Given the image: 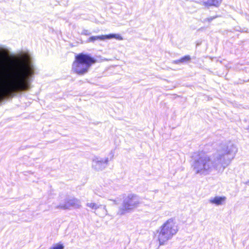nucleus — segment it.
<instances>
[{
  "label": "nucleus",
  "instance_id": "f257e3e1",
  "mask_svg": "<svg viewBox=\"0 0 249 249\" xmlns=\"http://www.w3.org/2000/svg\"><path fill=\"white\" fill-rule=\"evenodd\" d=\"M96 61L94 57L89 54L79 53L75 55L71 65V70L77 75H83L89 71V68Z\"/></svg>",
  "mask_w": 249,
  "mask_h": 249
},
{
  "label": "nucleus",
  "instance_id": "f03ea898",
  "mask_svg": "<svg viewBox=\"0 0 249 249\" xmlns=\"http://www.w3.org/2000/svg\"><path fill=\"white\" fill-rule=\"evenodd\" d=\"M178 230L173 218L168 219L160 227L159 232L158 240L160 245H163L174 235L176 234Z\"/></svg>",
  "mask_w": 249,
  "mask_h": 249
},
{
  "label": "nucleus",
  "instance_id": "7ed1b4c3",
  "mask_svg": "<svg viewBox=\"0 0 249 249\" xmlns=\"http://www.w3.org/2000/svg\"><path fill=\"white\" fill-rule=\"evenodd\" d=\"M211 160L209 157L200 158L194 162V168L196 173H203L209 171L212 168Z\"/></svg>",
  "mask_w": 249,
  "mask_h": 249
},
{
  "label": "nucleus",
  "instance_id": "20e7f679",
  "mask_svg": "<svg viewBox=\"0 0 249 249\" xmlns=\"http://www.w3.org/2000/svg\"><path fill=\"white\" fill-rule=\"evenodd\" d=\"M139 203L138 198L135 195H128L125 199L122 207L119 209L120 213L124 214L126 212L137 206Z\"/></svg>",
  "mask_w": 249,
  "mask_h": 249
},
{
  "label": "nucleus",
  "instance_id": "39448f33",
  "mask_svg": "<svg viewBox=\"0 0 249 249\" xmlns=\"http://www.w3.org/2000/svg\"><path fill=\"white\" fill-rule=\"evenodd\" d=\"M111 38H115L117 40H123V37L119 34H110L106 35H100L97 36H91L88 38V42H94L97 40H104L106 39H110Z\"/></svg>",
  "mask_w": 249,
  "mask_h": 249
},
{
  "label": "nucleus",
  "instance_id": "423d86ee",
  "mask_svg": "<svg viewBox=\"0 0 249 249\" xmlns=\"http://www.w3.org/2000/svg\"><path fill=\"white\" fill-rule=\"evenodd\" d=\"M222 0H207L204 1L202 5L206 7L211 6L218 7L221 4Z\"/></svg>",
  "mask_w": 249,
  "mask_h": 249
},
{
  "label": "nucleus",
  "instance_id": "0eeeda50",
  "mask_svg": "<svg viewBox=\"0 0 249 249\" xmlns=\"http://www.w3.org/2000/svg\"><path fill=\"white\" fill-rule=\"evenodd\" d=\"M226 197L225 196H215L213 198L210 200V203L214 204L216 205L223 204L226 201Z\"/></svg>",
  "mask_w": 249,
  "mask_h": 249
},
{
  "label": "nucleus",
  "instance_id": "6e6552de",
  "mask_svg": "<svg viewBox=\"0 0 249 249\" xmlns=\"http://www.w3.org/2000/svg\"><path fill=\"white\" fill-rule=\"evenodd\" d=\"M191 60V57L189 55H185L183 56L182 57L180 58V59L174 61V63L175 64H179L184 62H186Z\"/></svg>",
  "mask_w": 249,
  "mask_h": 249
},
{
  "label": "nucleus",
  "instance_id": "1a4fd4ad",
  "mask_svg": "<svg viewBox=\"0 0 249 249\" xmlns=\"http://www.w3.org/2000/svg\"><path fill=\"white\" fill-rule=\"evenodd\" d=\"M64 246L62 244L57 243L54 244L49 249H63Z\"/></svg>",
  "mask_w": 249,
  "mask_h": 249
},
{
  "label": "nucleus",
  "instance_id": "9d476101",
  "mask_svg": "<svg viewBox=\"0 0 249 249\" xmlns=\"http://www.w3.org/2000/svg\"><path fill=\"white\" fill-rule=\"evenodd\" d=\"M87 206L91 209H96L98 208L96 204L94 203H88Z\"/></svg>",
  "mask_w": 249,
  "mask_h": 249
},
{
  "label": "nucleus",
  "instance_id": "9b49d317",
  "mask_svg": "<svg viewBox=\"0 0 249 249\" xmlns=\"http://www.w3.org/2000/svg\"><path fill=\"white\" fill-rule=\"evenodd\" d=\"M216 17H209L205 18L204 20V22H211L213 19H214Z\"/></svg>",
  "mask_w": 249,
  "mask_h": 249
},
{
  "label": "nucleus",
  "instance_id": "f8f14e48",
  "mask_svg": "<svg viewBox=\"0 0 249 249\" xmlns=\"http://www.w3.org/2000/svg\"><path fill=\"white\" fill-rule=\"evenodd\" d=\"M224 156H225V154H222V155H221L220 156V158L221 159V158H222L224 157Z\"/></svg>",
  "mask_w": 249,
  "mask_h": 249
}]
</instances>
